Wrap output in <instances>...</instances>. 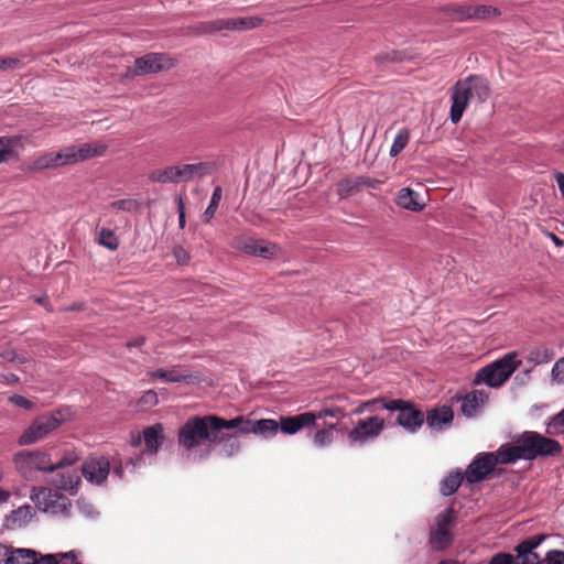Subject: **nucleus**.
<instances>
[{
    "label": "nucleus",
    "mask_w": 564,
    "mask_h": 564,
    "mask_svg": "<svg viewBox=\"0 0 564 564\" xmlns=\"http://www.w3.org/2000/svg\"><path fill=\"white\" fill-rule=\"evenodd\" d=\"M395 204L400 208L414 213H419L425 207V203L421 200L420 194L410 187H403L398 192Z\"/></svg>",
    "instance_id": "nucleus-23"
},
{
    "label": "nucleus",
    "mask_w": 564,
    "mask_h": 564,
    "mask_svg": "<svg viewBox=\"0 0 564 564\" xmlns=\"http://www.w3.org/2000/svg\"><path fill=\"white\" fill-rule=\"evenodd\" d=\"M263 20L259 17H238V18H228L220 19L212 22L208 25V30L210 31H221V30H230V31H246L256 29Z\"/></svg>",
    "instance_id": "nucleus-16"
},
{
    "label": "nucleus",
    "mask_w": 564,
    "mask_h": 564,
    "mask_svg": "<svg viewBox=\"0 0 564 564\" xmlns=\"http://www.w3.org/2000/svg\"><path fill=\"white\" fill-rule=\"evenodd\" d=\"M98 243L113 251L119 247V240L115 232L109 228H101L98 232Z\"/></svg>",
    "instance_id": "nucleus-33"
},
{
    "label": "nucleus",
    "mask_w": 564,
    "mask_h": 564,
    "mask_svg": "<svg viewBox=\"0 0 564 564\" xmlns=\"http://www.w3.org/2000/svg\"><path fill=\"white\" fill-rule=\"evenodd\" d=\"M384 427V420L379 416H371L360 420L356 426L348 433L350 444H365L369 440L377 437Z\"/></svg>",
    "instance_id": "nucleus-13"
},
{
    "label": "nucleus",
    "mask_w": 564,
    "mask_h": 564,
    "mask_svg": "<svg viewBox=\"0 0 564 564\" xmlns=\"http://www.w3.org/2000/svg\"><path fill=\"white\" fill-rule=\"evenodd\" d=\"M76 507L79 513L86 518H93L97 512L91 503L86 500H77Z\"/></svg>",
    "instance_id": "nucleus-48"
},
{
    "label": "nucleus",
    "mask_w": 564,
    "mask_h": 564,
    "mask_svg": "<svg viewBox=\"0 0 564 564\" xmlns=\"http://www.w3.org/2000/svg\"><path fill=\"white\" fill-rule=\"evenodd\" d=\"M175 66L174 61L163 53H149L134 61L132 68H128L127 76H141L169 70Z\"/></svg>",
    "instance_id": "nucleus-12"
},
{
    "label": "nucleus",
    "mask_w": 564,
    "mask_h": 564,
    "mask_svg": "<svg viewBox=\"0 0 564 564\" xmlns=\"http://www.w3.org/2000/svg\"><path fill=\"white\" fill-rule=\"evenodd\" d=\"M143 455L138 456L137 458H128L126 462L120 460L118 464L113 465V475H116L119 479L123 477V473L126 468L131 467L132 469L135 467H140L142 465Z\"/></svg>",
    "instance_id": "nucleus-36"
},
{
    "label": "nucleus",
    "mask_w": 564,
    "mask_h": 564,
    "mask_svg": "<svg viewBox=\"0 0 564 564\" xmlns=\"http://www.w3.org/2000/svg\"><path fill=\"white\" fill-rule=\"evenodd\" d=\"M106 151V145L99 143H82L69 145L56 152L58 166L73 165L91 158L99 156Z\"/></svg>",
    "instance_id": "nucleus-11"
},
{
    "label": "nucleus",
    "mask_w": 564,
    "mask_h": 564,
    "mask_svg": "<svg viewBox=\"0 0 564 564\" xmlns=\"http://www.w3.org/2000/svg\"><path fill=\"white\" fill-rule=\"evenodd\" d=\"M257 245L258 240L238 238L235 240L234 247L239 250H242L247 254L254 256V252H257Z\"/></svg>",
    "instance_id": "nucleus-41"
},
{
    "label": "nucleus",
    "mask_w": 564,
    "mask_h": 564,
    "mask_svg": "<svg viewBox=\"0 0 564 564\" xmlns=\"http://www.w3.org/2000/svg\"><path fill=\"white\" fill-rule=\"evenodd\" d=\"M109 207L116 210L133 213L139 209L140 203L133 198H124L110 203Z\"/></svg>",
    "instance_id": "nucleus-38"
},
{
    "label": "nucleus",
    "mask_w": 564,
    "mask_h": 564,
    "mask_svg": "<svg viewBox=\"0 0 564 564\" xmlns=\"http://www.w3.org/2000/svg\"><path fill=\"white\" fill-rule=\"evenodd\" d=\"M57 476H59L61 479H54L53 484L61 489L73 488L74 484H76L78 479L77 476L69 473V470L58 473Z\"/></svg>",
    "instance_id": "nucleus-39"
},
{
    "label": "nucleus",
    "mask_w": 564,
    "mask_h": 564,
    "mask_svg": "<svg viewBox=\"0 0 564 564\" xmlns=\"http://www.w3.org/2000/svg\"><path fill=\"white\" fill-rule=\"evenodd\" d=\"M74 413L70 408H59L57 410L44 413L35 417L31 424L20 435L18 443L21 446L32 445L50 433L55 431L62 424L72 420Z\"/></svg>",
    "instance_id": "nucleus-4"
},
{
    "label": "nucleus",
    "mask_w": 564,
    "mask_h": 564,
    "mask_svg": "<svg viewBox=\"0 0 564 564\" xmlns=\"http://www.w3.org/2000/svg\"><path fill=\"white\" fill-rule=\"evenodd\" d=\"M316 421V416L313 412H305L295 416H283L279 422V430L289 435L297 433L305 426L313 425Z\"/></svg>",
    "instance_id": "nucleus-18"
},
{
    "label": "nucleus",
    "mask_w": 564,
    "mask_h": 564,
    "mask_svg": "<svg viewBox=\"0 0 564 564\" xmlns=\"http://www.w3.org/2000/svg\"><path fill=\"white\" fill-rule=\"evenodd\" d=\"M488 564H514V556L509 553H498L490 558Z\"/></svg>",
    "instance_id": "nucleus-49"
},
{
    "label": "nucleus",
    "mask_w": 564,
    "mask_h": 564,
    "mask_svg": "<svg viewBox=\"0 0 564 564\" xmlns=\"http://www.w3.org/2000/svg\"><path fill=\"white\" fill-rule=\"evenodd\" d=\"M173 256L180 264H187L189 261V253L182 246L173 248Z\"/></svg>",
    "instance_id": "nucleus-50"
},
{
    "label": "nucleus",
    "mask_w": 564,
    "mask_h": 564,
    "mask_svg": "<svg viewBox=\"0 0 564 564\" xmlns=\"http://www.w3.org/2000/svg\"><path fill=\"white\" fill-rule=\"evenodd\" d=\"M314 414L316 416V420L317 419H323V417H326V416H332V417H343L344 416V413H343V411L339 408L323 409V410H321V411H318L317 413H314Z\"/></svg>",
    "instance_id": "nucleus-54"
},
{
    "label": "nucleus",
    "mask_w": 564,
    "mask_h": 564,
    "mask_svg": "<svg viewBox=\"0 0 564 564\" xmlns=\"http://www.w3.org/2000/svg\"><path fill=\"white\" fill-rule=\"evenodd\" d=\"M15 469L24 478L31 479L37 471H54L48 453L43 451H21L13 456Z\"/></svg>",
    "instance_id": "nucleus-8"
},
{
    "label": "nucleus",
    "mask_w": 564,
    "mask_h": 564,
    "mask_svg": "<svg viewBox=\"0 0 564 564\" xmlns=\"http://www.w3.org/2000/svg\"><path fill=\"white\" fill-rule=\"evenodd\" d=\"M0 358H2L6 361H9V362H19V364L26 362V358L24 356L18 355L11 348H2V349H0Z\"/></svg>",
    "instance_id": "nucleus-45"
},
{
    "label": "nucleus",
    "mask_w": 564,
    "mask_h": 564,
    "mask_svg": "<svg viewBox=\"0 0 564 564\" xmlns=\"http://www.w3.org/2000/svg\"><path fill=\"white\" fill-rule=\"evenodd\" d=\"M76 460H77V458L74 457V456L63 457L58 463L53 464L54 471L55 470H59V469H64L65 467H68V466H72Z\"/></svg>",
    "instance_id": "nucleus-56"
},
{
    "label": "nucleus",
    "mask_w": 564,
    "mask_h": 564,
    "mask_svg": "<svg viewBox=\"0 0 564 564\" xmlns=\"http://www.w3.org/2000/svg\"><path fill=\"white\" fill-rule=\"evenodd\" d=\"M474 7H475V4H473V3L460 6L457 9V13L459 15V19H462V20H473V19H475V15L473 13V11L475 10Z\"/></svg>",
    "instance_id": "nucleus-51"
},
{
    "label": "nucleus",
    "mask_w": 564,
    "mask_h": 564,
    "mask_svg": "<svg viewBox=\"0 0 564 564\" xmlns=\"http://www.w3.org/2000/svg\"><path fill=\"white\" fill-rule=\"evenodd\" d=\"M21 143V137H0V151L8 150V154L14 155V148Z\"/></svg>",
    "instance_id": "nucleus-42"
},
{
    "label": "nucleus",
    "mask_w": 564,
    "mask_h": 564,
    "mask_svg": "<svg viewBox=\"0 0 564 564\" xmlns=\"http://www.w3.org/2000/svg\"><path fill=\"white\" fill-rule=\"evenodd\" d=\"M279 432V422L272 419H261L253 421L252 434L260 435L264 438H271Z\"/></svg>",
    "instance_id": "nucleus-29"
},
{
    "label": "nucleus",
    "mask_w": 564,
    "mask_h": 564,
    "mask_svg": "<svg viewBox=\"0 0 564 564\" xmlns=\"http://www.w3.org/2000/svg\"><path fill=\"white\" fill-rule=\"evenodd\" d=\"M216 424L219 425V432L221 430H237L240 434H250L252 433L253 421L243 416H237L231 420L216 416Z\"/></svg>",
    "instance_id": "nucleus-26"
},
{
    "label": "nucleus",
    "mask_w": 564,
    "mask_h": 564,
    "mask_svg": "<svg viewBox=\"0 0 564 564\" xmlns=\"http://www.w3.org/2000/svg\"><path fill=\"white\" fill-rule=\"evenodd\" d=\"M554 422L556 425H564V410L555 416Z\"/></svg>",
    "instance_id": "nucleus-64"
},
{
    "label": "nucleus",
    "mask_w": 564,
    "mask_h": 564,
    "mask_svg": "<svg viewBox=\"0 0 564 564\" xmlns=\"http://www.w3.org/2000/svg\"><path fill=\"white\" fill-rule=\"evenodd\" d=\"M454 413L449 406L432 409L426 414V424L433 431H441L452 424Z\"/></svg>",
    "instance_id": "nucleus-22"
},
{
    "label": "nucleus",
    "mask_w": 564,
    "mask_h": 564,
    "mask_svg": "<svg viewBox=\"0 0 564 564\" xmlns=\"http://www.w3.org/2000/svg\"><path fill=\"white\" fill-rule=\"evenodd\" d=\"M257 252H254V256H258V257H261V258H264V259H269V258H273L275 256L279 254V247L274 243H270V242H264V241H259L258 240V245H257Z\"/></svg>",
    "instance_id": "nucleus-37"
},
{
    "label": "nucleus",
    "mask_w": 564,
    "mask_h": 564,
    "mask_svg": "<svg viewBox=\"0 0 564 564\" xmlns=\"http://www.w3.org/2000/svg\"><path fill=\"white\" fill-rule=\"evenodd\" d=\"M177 210H178V226L180 228L185 227V206L183 199L180 197L177 199Z\"/></svg>",
    "instance_id": "nucleus-57"
},
{
    "label": "nucleus",
    "mask_w": 564,
    "mask_h": 564,
    "mask_svg": "<svg viewBox=\"0 0 564 564\" xmlns=\"http://www.w3.org/2000/svg\"><path fill=\"white\" fill-rule=\"evenodd\" d=\"M1 378L3 379V382H6V383H17V382H19V377L13 375V373H10L8 376H1Z\"/></svg>",
    "instance_id": "nucleus-61"
},
{
    "label": "nucleus",
    "mask_w": 564,
    "mask_h": 564,
    "mask_svg": "<svg viewBox=\"0 0 564 564\" xmlns=\"http://www.w3.org/2000/svg\"><path fill=\"white\" fill-rule=\"evenodd\" d=\"M336 429L335 424H330L327 429L321 430L316 432L314 435V444L319 447H326L332 444L334 440V430Z\"/></svg>",
    "instance_id": "nucleus-35"
},
{
    "label": "nucleus",
    "mask_w": 564,
    "mask_h": 564,
    "mask_svg": "<svg viewBox=\"0 0 564 564\" xmlns=\"http://www.w3.org/2000/svg\"><path fill=\"white\" fill-rule=\"evenodd\" d=\"M57 167H59V166H58V162H57V158H56V152L52 151V152H46V153L33 159L29 169L31 171L39 172V171H43V170H47V169H57Z\"/></svg>",
    "instance_id": "nucleus-30"
},
{
    "label": "nucleus",
    "mask_w": 564,
    "mask_h": 564,
    "mask_svg": "<svg viewBox=\"0 0 564 564\" xmlns=\"http://www.w3.org/2000/svg\"><path fill=\"white\" fill-rule=\"evenodd\" d=\"M151 380H162L167 383L175 382H192L194 377L186 370H183L177 367H173L171 369L159 368L153 371L148 372Z\"/></svg>",
    "instance_id": "nucleus-21"
},
{
    "label": "nucleus",
    "mask_w": 564,
    "mask_h": 564,
    "mask_svg": "<svg viewBox=\"0 0 564 564\" xmlns=\"http://www.w3.org/2000/svg\"><path fill=\"white\" fill-rule=\"evenodd\" d=\"M82 469L87 481L95 485H101L109 476L110 462L104 456L89 458L83 464Z\"/></svg>",
    "instance_id": "nucleus-15"
},
{
    "label": "nucleus",
    "mask_w": 564,
    "mask_h": 564,
    "mask_svg": "<svg viewBox=\"0 0 564 564\" xmlns=\"http://www.w3.org/2000/svg\"><path fill=\"white\" fill-rule=\"evenodd\" d=\"M554 358V352L547 347H539L531 352V359L536 364H545Z\"/></svg>",
    "instance_id": "nucleus-40"
},
{
    "label": "nucleus",
    "mask_w": 564,
    "mask_h": 564,
    "mask_svg": "<svg viewBox=\"0 0 564 564\" xmlns=\"http://www.w3.org/2000/svg\"><path fill=\"white\" fill-rule=\"evenodd\" d=\"M20 64V59L15 57H0V72L15 68Z\"/></svg>",
    "instance_id": "nucleus-53"
},
{
    "label": "nucleus",
    "mask_w": 564,
    "mask_h": 564,
    "mask_svg": "<svg viewBox=\"0 0 564 564\" xmlns=\"http://www.w3.org/2000/svg\"><path fill=\"white\" fill-rule=\"evenodd\" d=\"M474 8L475 10L473 11V13L476 20L486 19L497 14V9L490 6L475 4Z\"/></svg>",
    "instance_id": "nucleus-44"
},
{
    "label": "nucleus",
    "mask_w": 564,
    "mask_h": 564,
    "mask_svg": "<svg viewBox=\"0 0 564 564\" xmlns=\"http://www.w3.org/2000/svg\"><path fill=\"white\" fill-rule=\"evenodd\" d=\"M24 561H22L20 557H18V551H13L11 553V558L9 560V564H23Z\"/></svg>",
    "instance_id": "nucleus-63"
},
{
    "label": "nucleus",
    "mask_w": 564,
    "mask_h": 564,
    "mask_svg": "<svg viewBox=\"0 0 564 564\" xmlns=\"http://www.w3.org/2000/svg\"><path fill=\"white\" fill-rule=\"evenodd\" d=\"M379 182L368 176L348 177L337 183V194L344 199L352 196L364 187L375 188Z\"/></svg>",
    "instance_id": "nucleus-17"
},
{
    "label": "nucleus",
    "mask_w": 564,
    "mask_h": 564,
    "mask_svg": "<svg viewBox=\"0 0 564 564\" xmlns=\"http://www.w3.org/2000/svg\"><path fill=\"white\" fill-rule=\"evenodd\" d=\"M463 474L459 470L449 473L442 481H441V494L443 496L453 495L460 486L463 481Z\"/></svg>",
    "instance_id": "nucleus-31"
},
{
    "label": "nucleus",
    "mask_w": 564,
    "mask_h": 564,
    "mask_svg": "<svg viewBox=\"0 0 564 564\" xmlns=\"http://www.w3.org/2000/svg\"><path fill=\"white\" fill-rule=\"evenodd\" d=\"M30 499L41 512L51 516H69L72 507L69 499L56 490L44 487H33Z\"/></svg>",
    "instance_id": "nucleus-7"
},
{
    "label": "nucleus",
    "mask_w": 564,
    "mask_h": 564,
    "mask_svg": "<svg viewBox=\"0 0 564 564\" xmlns=\"http://www.w3.org/2000/svg\"><path fill=\"white\" fill-rule=\"evenodd\" d=\"M456 522V512L453 508H446L435 518V524L430 533V543L434 550L441 551L453 542L452 528Z\"/></svg>",
    "instance_id": "nucleus-9"
},
{
    "label": "nucleus",
    "mask_w": 564,
    "mask_h": 564,
    "mask_svg": "<svg viewBox=\"0 0 564 564\" xmlns=\"http://www.w3.org/2000/svg\"><path fill=\"white\" fill-rule=\"evenodd\" d=\"M139 403L143 408H151L158 404V394L153 390H148L140 398Z\"/></svg>",
    "instance_id": "nucleus-47"
},
{
    "label": "nucleus",
    "mask_w": 564,
    "mask_h": 564,
    "mask_svg": "<svg viewBox=\"0 0 564 564\" xmlns=\"http://www.w3.org/2000/svg\"><path fill=\"white\" fill-rule=\"evenodd\" d=\"M212 172V165L206 162L194 164L170 165L164 169L154 170L149 174L153 183L167 184L188 182L196 177H203Z\"/></svg>",
    "instance_id": "nucleus-6"
},
{
    "label": "nucleus",
    "mask_w": 564,
    "mask_h": 564,
    "mask_svg": "<svg viewBox=\"0 0 564 564\" xmlns=\"http://www.w3.org/2000/svg\"><path fill=\"white\" fill-rule=\"evenodd\" d=\"M503 448L505 446H501L496 453H479L476 455L466 469L467 481L473 484L484 480L498 464L506 465L507 463L502 462Z\"/></svg>",
    "instance_id": "nucleus-10"
},
{
    "label": "nucleus",
    "mask_w": 564,
    "mask_h": 564,
    "mask_svg": "<svg viewBox=\"0 0 564 564\" xmlns=\"http://www.w3.org/2000/svg\"><path fill=\"white\" fill-rule=\"evenodd\" d=\"M219 425L216 415L193 416L178 431V444L189 451L203 444L213 443L218 438Z\"/></svg>",
    "instance_id": "nucleus-3"
},
{
    "label": "nucleus",
    "mask_w": 564,
    "mask_h": 564,
    "mask_svg": "<svg viewBox=\"0 0 564 564\" xmlns=\"http://www.w3.org/2000/svg\"><path fill=\"white\" fill-rule=\"evenodd\" d=\"M18 557H20L23 564H61V560L57 561L53 554L41 555L37 552L30 549H17Z\"/></svg>",
    "instance_id": "nucleus-27"
},
{
    "label": "nucleus",
    "mask_w": 564,
    "mask_h": 564,
    "mask_svg": "<svg viewBox=\"0 0 564 564\" xmlns=\"http://www.w3.org/2000/svg\"><path fill=\"white\" fill-rule=\"evenodd\" d=\"M376 402H377L376 400L364 402L354 411V413H362L365 411V409L375 404Z\"/></svg>",
    "instance_id": "nucleus-62"
},
{
    "label": "nucleus",
    "mask_w": 564,
    "mask_h": 564,
    "mask_svg": "<svg viewBox=\"0 0 564 564\" xmlns=\"http://www.w3.org/2000/svg\"><path fill=\"white\" fill-rule=\"evenodd\" d=\"M163 426L154 424L143 430V440L145 443V454L153 456L163 442Z\"/></svg>",
    "instance_id": "nucleus-25"
},
{
    "label": "nucleus",
    "mask_w": 564,
    "mask_h": 564,
    "mask_svg": "<svg viewBox=\"0 0 564 564\" xmlns=\"http://www.w3.org/2000/svg\"><path fill=\"white\" fill-rule=\"evenodd\" d=\"M561 452L557 441L536 432H524L512 446H505L503 463H516L519 459L532 460L540 456H552Z\"/></svg>",
    "instance_id": "nucleus-2"
},
{
    "label": "nucleus",
    "mask_w": 564,
    "mask_h": 564,
    "mask_svg": "<svg viewBox=\"0 0 564 564\" xmlns=\"http://www.w3.org/2000/svg\"><path fill=\"white\" fill-rule=\"evenodd\" d=\"M555 181L558 185V188L562 193V196L564 197V174L563 173H556L555 174Z\"/></svg>",
    "instance_id": "nucleus-60"
},
{
    "label": "nucleus",
    "mask_w": 564,
    "mask_h": 564,
    "mask_svg": "<svg viewBox=\"0 0 564 564\" xmlns=\"http://www.w3.org/2000/svg\"><path fill=\"white\" fill-rule=\"evenodd\" d=\"M9 401L17 405V406H20V408H23V409H26V410H30L33 408V403L31 401H29L28 399H25L23 395H20V394H13L9 398Z\"/></svg>",
    "instance_id": "nucleus-52"
},
{
    "label": "nucleus",
    "mask_w": 564,
    "mask_h": 564,
    "mask_svg": "<svg viewBox=\"0 0 564 564\" xmlns=\"http://www.w3.org/2000/svg\"><path fill=\"white\" fill-rule=\"evenodd\" d=\"M520 361L516 352H508L500 359L482 367L477 371L473 383L486 384L490 388L501 387L517 370Z\"/></svg>",
    "instance_id": "nucleus-5"
},
{
    "label": "nucleus",
    "mask_w": 564,
    "mask_h": 564,
    "mask_svg": "<svg viewBox=\"0 0 564 564\" xmlns=\"http://www.w3.org/2000/svg\"><path fill=\"white\" fill-rule=\"evenodd\" d=\"M397 422L409 433H415L424 423V414L408 403L398 414Z\"/></svg>",
    "instance_id": "nucleus-19"
},
{
    "label": "nucleus",
    "mask_w": 564,
    "mask_h": 564,
    "mask_svg": "<svg viewBox=\"0 0 564 564\" xmlns=\"http://www.w3.org/2000/svg\"><path fill=\"white\" fill-rule=\"evenodd\" d=\"M61 564H80L74 551L61 555Z\"/></svg>",
    "instance_id": "nucleus-58"
},
{
    "label": "nucleus",
    "mask_w": 564,
    "mask_h": 564,
    "mask_svg": "<svg viewBox=\"0 0 564 564\" xmlns=\"http://www.w3.org/2000/svg\"><path fill=\"white\" fill-rule=\"evenodd\" d=\"M542 564H564V552L558 550L549 551Z\"/></svg>",
    "instance_id": "nucleus-46"
},
{
    "label": "nucleus",
    "mask_w": 564,
    "mask_h": 564,
    "mask_svg": "<svg viewBox=\"0 0 564 564\" xmlns=\"http://www.w3.org/2000/svg\"><path fill=\"white\" fill-rule=\"evenodd\" d=\"M7 545L0 543V564H9V560L11 558V553Z\"/></svg>",
    "instance_id": "nucleus-59"
},
{
    "label": "nucleus",
    "mask_w": 564,
    "mask_h": 564,
    "mask_svg": "<svg viewBox=\"0 0 564 564\" xmlns=\"http://www.w3.org/2000/svg\"><path fill=\"white\" fill-rule=\"evenodd\" d=\"M551 378L557 384H564V357L560 358L552 367Z\"/></svg>",
    "instance_id": "nucleus-43"
},
{
    "label": "nucleus",
    "mask_w": 564,
    "mask_h": 564,
    "mask_svg": "<svg viewBox=\"0 0 564 564\" xmlns=\"http://www.w3.org/2000/svg\"><path fill=\"white\" fill-rule=\"evenodd\" d=\"M489 95V83L481 76L471 75L458 80L451 90V121L458 123L469 102L484 104Z\"/></svg>",
    "instance_id": "nucleus-1"
},
{
    "label": "nucleus",
    "mask_w": 564,
    "mask_h": 564,
    "mask_svg": "<svg viewBox=\"0 0 564 564\" xmlns=\"http://www.w3.org/2000/svg\"><path fill=\"white\" fill-rule=\"evenodd\" d=\"M213 443L221 444L219 453L225 457H231L240 451V442L238 437L235 435L223 434L221 431L218 434V438L213 441Z\"/></svg>",
    "instance_id": "nucleus-28"
},
{
    "label": "nucleus",
    "mask_w": 564,
    "mask_h": 564,
    "mask_svg": "<svg viewBox=\"0 0 564 564\" xmlns=\"http://www.w3.org/2000/svg\"><path fill=\"white\" fill-rule=\"evenodd\" d=\"M546 535L536 534L521 541L514 549V564H541V558L535 549L541 545Z\"/></svg>",
    "instance_id": "nucleus-14"
},
{
    "label": "nucleus",
    "mask_w": 564,
    "mask_h": 564,
    "mask_svg": "<svg viewBox=\"0 0 564 564\" xmlns=\"http://www.w3.org/2000/svg\"><path fill=\"white\" fill-rule=\"evenodd\" d=\"M408 405V402H404L402 400H390L389 402H384L383 403V408L387 409V410H390V411H399V413L401 412V410L403 409V406H406Z\"/></svg>",
    "instance_id": "nucleus-55"
},
{
    "label": "nucleus",
    "mask_w": 564,
    "mask_h": 564,
    "mask_svg": "<svg viewBox=\"0 0 564 564\" xmlns=\"http://www.w3.org/2000/svg\"><path fill=\"white\" fill-rule=\"evenodd\" d=\"M410 140V132L406 128H402L398 131L397 135L394 137V140L392 142V145L390 148V156L395 158L399 155L408 145Z\"/></svg>",
    "instance_id": "nucleus-32"
},
{
    "label": "nucleus",
    "mask_w": 564,
    "mask_h": 564,
    "mask_svg": "<svg viewBox=\"0 0 564 564\" xmlns=\"http://www.w3.org/2000/svg\"><path fill=\"white\" fill-rule=\"evenodd\" d=\"M488 393L485 390H473L462 398V413L467 417L475 416L487 403Z\"/></svg>",
    "instance_id": "nucleus-20"
},
{
    "label": "nucleus",
    "mask_w": 564,
    "mask_h": 564,
    "mask_svg": "<svg viewBox=\"0 0 564 564\" xmlns=\"http://www.w3.org/2000/svg\"><path fill=\"white\" fill-rule=\"evenodd\" d=\"M221 196H223L221 187L220 186L215 187L214 192L212 194L209 205L203 214V220L205 223H208L214 217V215L218 208V205L221 200Z\"/></svg>",
    "instance_id": "nucleus-34"
},
{
    "label": "nucleus",
    "mask_w": 564,
    "mask_h": 564,
    "mask_svg": "<svg viewBox=\"0 0 564 564\" xmlns=\"http://www.w3.org/2000/svg\"><path fill=\"white\" fill-rule=\"evenodd\" d=\"M35 517L34 509L24 505L13 510L6 520L7 527L11 529L23 528L28 525Z\"/></svg>",
    "instance_id": "nucleus-24"
}]
</instances>
